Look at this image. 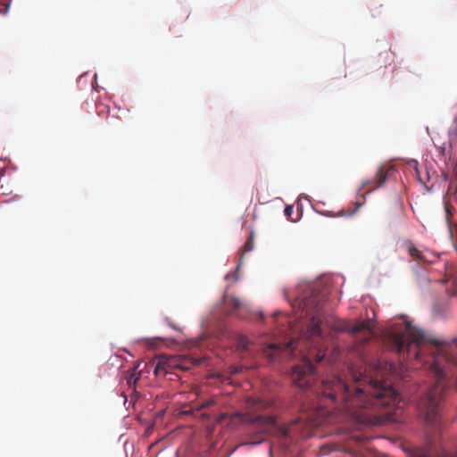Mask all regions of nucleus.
I'll return each mask as SVG.
<instances>
[{
  "instance_id": "nucleus-3",
  "label": "nucleus",
  "mask_w": 457,
  "mask_h": 457,
  "mask_svg": "<svg viewBox=\"0 0 457 457\" xmlns=\"http://www.w3.org/2000/svg\"><path fill=\"white\" fill-rule=\"evenodd\" d=\"M389 337L398 353L428 365L435 381L457 376V338L452 342L428 338L407 320L394 324Z\"/></svg>"
},
{
  "instance_id": "nucleus-7",
  "label": "nucleus",
  "mask_w": 457,
  "mask_h": 457,
  "mask_svg": "<svg viewBox=\"0 0 457 457\" xmlns=\"http://www.w3.org/2000/svg\"><path fill=\"white\" fill-rule=\"evenodd\" d=\"M390 169L385 170L383 167H379L378 170L374 179L372 180H366L362 183V187H366L370 186L369 191H372L379 187H381L387 179V174Z\"/></svg>"
},
{
  "instance_id": "nucleus-11",
  "label": "nucleus",
  "mask_w": 457,
  "mask_h": 457,
  "mask_svg": "<svg viewBox=\"0 0 457 457\" xmlns=\"http://www.w3.org/2000/svg\"><path fill=\"white\" fill-rule=\"evenodd\" d=\"M253 237H254L253 232H251L247 240L245 241V243L244 245V247H243L244 253L251 252L254 248Z\"/></svg>"
},
{
  "instance_id": "nucleus-20",
  "label": "nucleus",
  "mask_w": 457,
  "mask_h": 457,
  "mask_svg": "<svg viewBox=\"0 0 457 457\" xmlns=\"http://www.w3.org/2000/svg\"><path fill=\"white\" fill-rule=\"evenodd\" d=\"M288 210H291V208H286V212L287 213H289V211Z\"/></svg>"
},
{
  "instance_id": "nucleus-9",
  "label": "nucleus",
  "mask_w": 457,
  "mask_h": 457,
  "mask_svg": "<svg viewBox=\"0 0 457 457\" xmlns=\"http://www.w3.org/2000/svg\"><path fill=\"white\" fill-rule=\"evenodd\" d=\"M170 358L167 356L158 357L157 363L154 368V373L159 374L161 372L167 373V368L170 367Z\"/></svg>"
},
{
  "instance_id": "nucleus-2",
  "label": "nucleus",
  "mask_w": 457,
  "mask_h": 457,
  "mask_svg": "<svg viewBox=\"0 0 457 457\" xmlns=\"http://www.w3.org/2000/svg\"><path fill=\"white\" fill-rule=\"evenodd\" d=\"M326 295L327 294L316 286H303L301 294L292 303L294 309L302 312L300 317H310V324L303 337L291 339L283 346L277 343H270L263 345L262 348L263 356L270 362L277 361L283 352L287 351L290 355H295V352L299 350L303 361L301 364L293 367L291 378L293 383L300 388L311 386L315 379L312 360L320 362L327 354L328 346L325 345L320 328L321 308L326 301Z\"/></svg>"
},
{
  "instance_id": "nucleus-14",
  "label": "nucleus",
  "mask_w": 457,
  "mask_h": 457,
  "mask_svg": "<svg viewBox=\"0 0 457 457\" xmlns=\"http://www.w3.org/2000/svg\"><path fill=\"white\" fill-rule=\"evenodd\" d=\"M199 411H196V406L195 407H184L180 411L181 415H194L195 412H198Z\"/></svg>"
},
{
  "instance_id": "nucleus-5",
  "label": "nucleus",
  "mask_w": 457,
  "mask_h": 457,
  "mask_svg": "<svg viewBox=\"0 0 457 457\" xmlns=\"http://www.w3.org/2000/svg\"><path fill=\"white\" fill-rule=\"evenodd\" d=\"M331 328L337 332H348L350 334H357L361 331L371 332V321L370 320L358 321L355 324H352L349 321L342 320H335L329 324Z\"/></svg>"
},
{
  "instance_id": "nucleus-10",
  "label": "nucleus",
  "mask_w": 457,
  "mask_h": 457,
  "mask_svg": "<svg viewBox=\"0 0 457 457\" xmlns=\"http://www.w3.org/2000/svg\"><path fill=\"white\" fill-rule=\"evenodd\" d=\"M140 363L136 364L127 378V384L129 387H135L137 381L140 379L141 371H137Z\"/></svg>"
},
{
  "instance_id": "nucleus-13",
  "label": "nucleus",
  "mask_w": 457,
  "mask_h": 457,
  "mask_svg": "<svg viewBox=\"0 0 457 457\" xmlns=\"http://www.w3.org/2000/svg\"><path fill=\"white\" fill-rule=\"evenodd\" d=\"M215 403V401L213 399H207L202 402L200 404L196 405V411H201L203 409L208 408L210 406H212Z\"/></svg>"
},
{
  "instance_id": "nucleus-19",
  "label": "nucleus",
  "mask_w": 457,
  "mask_h": 457,
  "mask_svg": "<svg viewBox=\"0 0 457 457\" xmlns=\"http://www.w3.org/2000/svg\"><path fill=\"white\" fill-rule=\"evenodd\" d=\"M288 210H291V208H286V212L287 213H289V211Z\"/></svg>"
},
{
  "instance_id": "nucleus-12",
  "label": "nucleus",
  "mask_w": 457,
  "mask_h": 457,
  "mask_svg": "<svg viewBox=\"0 0 457 457\" xmlns=\"http://www.w3.org/2000/svg\"><path fill=\"white\" fill-rule=\"evenodd\" d=\"M248 347H249V340L244 336L239 337L238 341H237L238 350L247 351Z\"/></svg>"
},
{
  "instance_id": "nucleus-18",
  "label": "nucleus",
  "mask_w": 457,
  "mask_h": 457,
  "mask_svg": "<svg viewBox=\"0 0 457 457\" xmlns=\"http://www.w3.org/2000/svg\"><path fill=\"white\" fill-rule=\"evenodd\" d=\"M201 418L204 419H204H208L209 415L207 413H205V412H203V413H201Z\"/></svg>"
},
{
  "instance_id": "nucleus-6",
  "label": "nucleus",
  "mask_w": 457,
  "mask_h": 457,
  "mask_svg": "<svg viewBox=\"0 0 457 457\" xmlns=\"http://www.w3.org/2000/svg\"><path fill=\"white\" fill-rule=\"evenodd\" d=\"M403 450L411 457H457V453L452 454L445 448L437 449L430 442L424 447L404 448Z\"/></svg>"
},
{
  "instance_id": "nucleus-16",
  "label": "nucleus",
  "mask_w": 457,
  "mask_h": 457,
  "mask_svg": "<svg viewBox=\"0 0 457 457\" xmlns=\"http://www.w3.org/2000/svg\"><path fill=\"white\" fill-rule=\"evenodd\" d=\"M338 353H339V350L337 348H335L331 354L328 357V361L329 362H332V361H336L337 357H338Z\"/></svg>"
},
{
  "instance_id": "nucleus-17",
  "label": "nucleus",
  "mask_w": 457,
  "mask_h": 457,
  "mask_svg": "<svg viewBox=\"0 0 457 457\" xmlns=\"http://www.w3.org/2000/svg\"><path fill=\"white\" fill-rule=\"evenodd\" d=\"M3 6H4V9L3 10L0 9V12L3 13V14H6L8 12V10H9V5L3 4Z\"/></svg>"
},
{
  "instance_id": "nucleus-8",
  "label": "nucleus",
  "mask_w": 457,
  "mask_h": 457,
  "mask_svg": "<svg viewBox=\"0 0 457 457\" xmlns=\"http://www.w3.org/2000/svg\"><path fill=\"white\" fill-rule=\"evenodd\" d=\"M225 306L229 309L232 312L239 311L246 307V303L239 298L233 295H225L224 297Z\"/></svg>"
},
{
  "instance_id": "nucleus-15",
  "label": "nucleus",
  "mask_w": 457,
  "mask_h": 457,
  "mask_svg": "<svg viewBox=\"0 0 457 457\" xmlns=\"http://www.w3.org/2000/svg\"><path fill=\"white\" fill-rule=\"evenodd\" d=\"M409 253L411 255V257H413L414 259H416V260H420L421 259V253H420V252L416 247L410 246L409 247Z\"/></svg>"
},
{
  "instance_id": "nucleus-4",
  "label": "nucleus",
  "mask_w": 457,
  "mask_h": 457,
  "mask_svg": "<svg viewBox=\"0 0 457 457\" xmlns=\"http://www.w3.org/2000/svg\"><path fill=\"white\" fill-rule=\"evenodd\" d=\"M271 407L270 401L262 400L259 398H248L246 400L245 413L235 412L233 414L222 413L218 417L219 422L228 420V424L231 426H237L243 423H250L254 425L260 438L258 442L264 440L266 436L271 435H278L282 438H287L290 436L291 428L299 422L296 419L290 424L279 425L277 422L276 417L273 415L258 414L259 411H264Z\"/></svg>"
},
{
  "instance_id": "nucleus-1",
  "label": "nucleus",
  "mask_w": 457,
  "mask_h": 457,
  "mask_svg": "<svg viewBox=\"0 0 457 457\" xmlns=\"http://www.w3.org/2000/svg\"><path fill=\"white\" fill-rule=\"evenodd\" d=\"M350 383L338 376L322 380V394L343 416L358 425H378L398 420L401 411L397 392L389 385L351 369Z\"/></svg>"
}]
</instances>
